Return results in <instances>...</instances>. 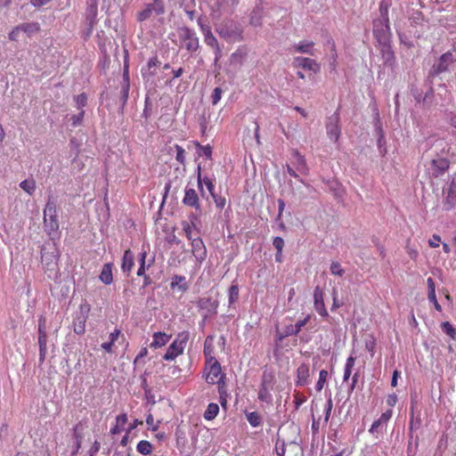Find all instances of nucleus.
Listing matches in <instances>:
<instances>
[{
	"label": "nucleus",
	"mask_w": 456,
	"mask_h": 456,
	"mask_svg": "<svg viewBox=\"0 0 456 456\" xmlns=\"http://www.w3.org/2000/svg\"><path fill=\"white\" fill-rule=\"evenodd\" d=\"M406 249L407 254L411 259L415 260L419 256V251L417 249L410 248L409 245H407Z\"/></svg>",
	"instance_id": "obj_62"
},
{
	"label": "nucleus",
	"mask_w": 456,
	"mask_h": 456,
	"mask_svg": "<svg viewBox=\"0 0 456 456\" xmlns=\"http://www.w3.org/2000/svg\"><path fill=\"white\" fill-rule=\"evenodd\" d=\"M441 327L443 329L444 333L447 334L451 339L455 340L456 329L452 326V324L449 321L443 322L441 324Z\"/></svg>",
	"instance_id": "obj_33"
},
{
	"label": "nucleus",
	"mask_w": 456,
	"mask_h": 456,
	"mask_svg": "<svg viewBox=\"0 0 456 456\" xmlns=\"http://www.w3.org/2000/svg\"><path fill=\"white\" fill-rule=\"evenodd\" d=\"M211 196L216 203V208H224V207L225 206V203H226L225 198L217 195L215 191H213V194H211Z\"/></svg>",
	"instance_id": "obj_46"
},
{
	"label": "nucleus",
	"mask_w": 456,
	"mask_h": 456,
	"mask_svg": "<svg viewBox=\"0 0 456 456\" xmlns=\"http://www.w3.org/2000/svg\"><path fill=\"white\" fill-rule=\"evenodd\" d=\"M127 422V415L126 413L120 414L116 418V424L123 427Z\"/></svg>",
	"instance_id": "obj_59"
},
{
	"label": "nucleus",
	"mask_w": 456,
	"mask_h": 456,
	"mask_svg": "<svg viewBox=\"0 0 456 456\" xmlns=\"http://www.w3.org/2000/svg\"><path fill=\"white\" fill-rule=\"evenodd\" d=\"M445 194L446 195L444 200V209L449 211L456 206V185L453 182L450 183Z\"/></svg>",
	"instance_id": "obj_12"
},
{
	"label": "nucleus",
	"mask_w": 456,
	"mask_h": 456,
	"mask_svg": "<svg viewBox=\"0 0 456 456\" xmlns=\"http://www.w3.org/2000/svg\"><path fill=\"white\" fill-rule=\"evenodd\" d=\"M239 295V288L237 286L230 287V303L232 304L234 298H237Z\"/></svg>",
	"instance_id": "obj_58"
},
{
	"label": "nucleus",
	"mask_w": 456,
	"mask_h": 456,
	"mask_svg": "<svg viewBox=\"0 0 456 456\" xmlns=\"http://www.w3.org/2000/svg\"><path fill=\"white\" fill-rule=\"evenodd\" d=\"M134 266V254L130 249L125 251L123 258L121 269L123 273H129Z\"/></svg>",
	"instance_id": "obj_21"
},
{
	"label": "nucleus",
	"mask_w": 456,
	"mask_h": 456,
	"mask_svg": "<svg viewBox=\"0 0 456 456\" xmlns=\"http://www.w3.org/2000/svg\"><path fill=\"white\" fill-rule=\"evenodd\" d=\"M356 358L354 355H350L346 359V366L347 370H351L354 369V363H355Z\"/></svg>",
	"instance_id": "obj_57"
},
{
	"label": "nucleus",
	"mask_w": 456,
	"mask_h": 456,
	"mask_svg": "<svg viewBox=\"0 0 456 456\" xmlns=\"http://www.w3.org/2000/svg\"><path fill=\"white\" fill-rule=\"evenodd\" d=\"M219 411V406L216 403H211L208 404L207 410L204 412L205 419L211 420L215 419Z\"/></svg>",
	"instance_id": "obj_29"
},
{
	"label": "nucleus",
	"mask_w": 456,
	"mask_h": 456,
	"mask_svg": "<svg viewBox=\"0 0 456 456\" xmlns=\"http://www.w3.org/2000/svg\"><path fill=\"white\" fill-rule=\"evenodd\" d=\"M191 252L197 260L202 261L207 256V250L202 240L195 237L191 240Z\"/></svg>",
	"instance_id": "obj_13"
},
{
	"label": "nucleus",
	"mask_w": 456,
	"mask_h": 456,
	"mask_svg": "<svg viewBox=\"0 0 456 456\" xmlns=\"http://www.w3.org/2000/svg\"><path fill=\"white\" fill-rule=\"evenodd\" d=\"M114 265L112 263H107L102 266L101 273L99 275L100 281L105 285H110L113 281V270Z\"/></svg>",
	"instance_id": "obj_17"
},
{
	"label": "nucleus",
	"mask_w": 456,
	"mask_h": 456,
	"mask_svg": "<svg viewBox=\"0 0 456 456\" xmlns=\"http://www.w3.org/2000/svg\"><path fill=\"white\" fill-rule=\"evenodd\" d=\"M100 443L98 441H95L89 451L90 456H94L95 453H97L100 450Z\"/></svg>",
	"instance_id": "obj_63"
},
{
	"label": "nucleus",
	"mask_w": 456,
	"mask_h": 456,
	"mask_svg": "<svg viewBox=\"0 0 456 456\" xmlns=\"http://www.w3.org/2000/svg\"><path fill=\"white\" fill-rule=\"evenodd\" d=\"M294 398H295V403H296L297 407H299V405H301L302 403L306 402L305 395L300 394V392H298V391L295 392Z\"/></svg>",
	"instance_id": "obj_53"
},
{
	"label": "nucleus",
	"mask_w": 456,
	"mask_h": 456,
	"mask_svg": "<svg viewBox=\"0 0 456 456\" xmlns=\"http://www.w3.org/2000/svg\"><path fill=\"white\" fill-rule=\"evenodd\" d=\"M293 65L295 67H299L300 69L312 70L314 72H318L320 70L319 63L316 62L314 59L309 57H295L293 59Z\"/></svg>",
	"instance_id": "obj_7"
},
{
	"label": "nucleus",
	"mask_w": 456,
	"mask_h": 456,
	"mask_svg": "<svg viewBox=\"0 0 456 456\" xmlns=\"http://www.w3.org/2000/svg\"><path fill=\"white\" fill-rule=\"evenodd\" d=\"M84 117H85V110H80L78 114L71 116V118H70L71 126L73 127H77V126L82 125Z\"/></svg>",
	"instance_id": "obj_42"
},
{
	"label": "nucleus",
	"mask_w": 456,
	"mask_h": 456,
	"mask_svg": "<svg viewBox=\"0 0 456 456\" xmlns=\"http://www.w3.org/2000/svg\"><path fill=\"white\" fill-rule=\"evenodd\" d=\"M248 55V49L245 47L239 48L238 51L232 54V62L241 63Z\"/></svg>",
	"instance_id": "obj_30"
},
{
	"label": "nucleus",
	"mask_w": 456,
	"mask_h": 456,
	"mask_svg": "<svg viewBox=\"0 0 456 456\" xmlns=\"http://www.w3.org/2000/svg\"><path fill=\"white\" fill-rule=\"evenodd\" d=\"M164 13V0H152V2L145 4L142 11L137 13V20L139 22H142L149 20L152 16H159Z\"/></svg>",
	"instance_id": "obj_3"
},
{
	"label": "nucleus",
	"mask_w": 456,
	"mask_h": 456,
	"mask_svg": "<svg viewBox=\"0 0 456 456\" xmlns=\"http://www.w3.org/2000/svg\"><path fill=\"white\" fill-rule=\"evenodd\" d=\"M328 43L330 47L331 58L333 59V62L335 63L336 60L338 58L337 50H336V43L332 39L329 40Z\"/></svg>",
	"instance_id": "obj_56"
},
{
	"label": "nucleus",
	"mask_w": 456,
	"mask_h": 456,
	"mask_svg": "<svg viewBox=\"0 0 456 456\" xmlns=\"http://www.w3.org/2000/svg\"><path fill=\"white\" fill-rule=\"evenodd\" d=\"M74 101L77 110H84L83 108L87 104V95L85 93L74 96Z\"/></svg>",
	"instance_id": "obj_36"
},
{
	"label": "nucleus",
	"mask_w": 456,
	"mask_h": 456,
	"mask_svg": "<svg viewBox=\"0 0 456 456\" xmlns=\"http://www.w3.org/2000/svg\"><path fill=\"white\" fill-rule=\"evenodd\" d=\"M174 149L176 151V155H175L176 161L184 166L185 165V151H184V149L178 144H175Z\"/></svg>",
	"instance_id": "obj_40"
},
{
	"label": "nucleus",
	"mask_w": 456,
	"mask_h": 456,
	"mask_svg": "<svg viewBox=\"0 0 456 456\" xmlns=\"http://www.w3.org/2000/svg\"><path fill=\"white\" fill-rule=\"evenodd\" d=\"M183 202L184 205L192 207V208H199V197L194 189L191 188H186L184 191V197L183 200Z\"/></svg>",
	"instance_id": "obj_16"
},
{
	"label": "nucleus",
	"mask_w": 456,
	"mask_h": 456,
	"mask_svg": "<svg viewBox=\"0 0 456 456\" xmlns=\"http://www.w3.org/2000/svg\"><path fill=\"white\" fill-rule=\"evenodd\" d=\"M183 37L185 43V47L188 51L195 52L198 49L199 39L191 29L185 28L183 29Z\"/></svg>",
	"instance_id": "obj_14"
},
{
	"label": "nucleus",
	"mask_w": 456,
	"mask_h": 456,
	"mask_svg": "<svg viewBox=\"0 0 456 456\" xmlns=\"http://www.w3.org/2000/svg\"><path fill=\"white\" fill-rule=\"evenodd\" d=\"M428 298L429 301L432 302V304L434 305L435 308L438 311V312H441L442 311V306L440 304H438V301H437V298H436V293L433 294V297H431V296H428Z\"/></svg>",
	"instance_id": "obj_60"
},
{
	"label": "nucleus",
	"mask_w": 456,
	"mask_h": 456,
	"mask_svg": "<svg viewBox=\"0 0 456 456\" xmlns=\"http://www.w3.org/2000/svg\"><path fill=\"white\" fill-rule=\"evenodd\" d=\"M452 61V54L451 52H446L444 53L438 60L437 65L436 67V71L437 73H443L448 70L449 63Z\"/></svg>",
	"instance_id": "obj_18"
},
{
	"label": "nucleus",
	"mask_w": 456,
	"mask_h": 456,
	"mask_svg": "<svg viewBox=\"0 0 456 456\" xmlns=\"http://www.w3.org/2000/svg\"><path fill=\"white\" fill-rule=\"evenodd\" d=\"M450 167V162L445 159H436L431 160L428 171L431 175L438 177L444 175Z\"/></svg>",
	"instance_id": "obj_5"
},
{
	"label": "nucleus",
	"mask_w": 456,
	"mask_h": 456,
	"mask_svg": "<svg viewBox=\"0 0 456 456\" xmlns=\"http://www.w3.org/2000/svg\"><path fill=\"white\" fill-rule=\"evenodd\" d=\"M205 35V42L207 45L215 47V63L216 64L219 58L221 57V50L218 46L216 38L208 30Z\"/></svg>",
	"instance_id": "obj_22"
},
{
	"label": "nucleus",
	"mask_w": 456,
	"mask_h": 456,
	"mask_svg": "<svg viewBox=\"0 0 456 456\" xmlns=\"http://www.w3.org/2000/svg\"><path fill=\"white\" fill-rule=\"evenodd\" d=\"M153 340L151 343V347L159 348L164 346L170 339L171 336L165 332H155L153 334Z\"/></svg>",
	"instance_id": "obj_19"
},
{
	"label": "nucleus",
	"mask_w": 456,
	"mask_h": 456,
	"mask_svg": "<svg viewBox=\"0 0 456 456\" xmlns=\"http://www.w3.org/2000/svg\"><path fill=\"white\" fill-rule=\"evenodd\" d=\"M159 63V61H158V58L157 57H153V58H151L147 63V68H148V71L150 73V75H154L155 74V71L151 70L152 69H154L158 64Z\"/></svg>",
	"instance_id": "obj_51"
},
{
	"label": "nucleus",
	"mask_w": 456,
	"mask_h": 456,
	"mask_svg": "<svg viewBox=\"0 0 456 456\" xmlns=\"http://www.w3.org/2000/svg\"><path fill=\"white\" fill-rule=\"evenodd\" d=\"M120 335V330L118 329H115L110 334V341L114 343L118 340V337Z\"/></svg>",
	"instance_id": "obj_64"
},
{
	"label": "nucleus",
	"mask_w": 456,
	"mask_h": 456,
	"mask_svg": "<svg viewBox=\"0 0 456 456\" xmlns=\"http://www.w3.org/2000/svg\"><path fill=\"white\" fill-rule=\"evenodd\" d=\"M44 227L45 232L52 235L59 230V220L57 216V198L53 195L48 197L44 208Z\"/></svg>",
	"instance_id": "obj_2"
},
{
	"label": "nucleus",
	"mask_w": 456,
	"mask_h": 456,
	"mask_svg": "<svg viewBox=\"0 0 456 456\" xmlns=\"http://www.w3.org/2000/svg\"><path fill=\"white\" fill-rule=\"evenodd\" d=\"M146 252H141L139 255V262H140V267L137 270V275L138 276H144L145 274V258H146Z\"/></svg>",
	"instance_id": "obj_43"
},
{
	"label": "nucleus",
	"mask_w": 456,
	"mask_h": 456,
	"mask_svg": "<svg viewBox=\"0 0 456 456\" xmlns=\"http://www.w3.org/2000/svg\"><path fill=\"white\" fill-rule=\"evenodd\" d=\"M263 15L262 7L254 8L249 15V23L254 26H261L263 24Z\"/></svg>",
	"instance_id": "obj_26"
},
{
	"label": "nucleus",
	"mask_w": 456,
	"mask_h": 456,
	"mask_svg": "<svg viewBox=\"0 0 456 456\" xmlns=\"http://www.w3.org/2000/svg\"><path fill=\"white\" fill-rule=\"evenodd\" d=\"M129 90L130 83H121L120 101L122 102V105H125L127 102L129 96Z\"/></svg>",
	"instance_id": "obj_38"
},
{
	"label": "nucleus",
	"mask_w": 456,
	"mask_h": 456,
	"mask_svg": "<svg viewBox=\"0 0 456 456\" xmlns=\"http://www.w3.org/2000/svg\"><path fill=\"white\" fill-rule=\"evenodd\" d=\"M205 379L208 384H217L220 394V403L226 410V388H225V373L222 371L220 363L215 357L207 356L205 369Z\"/></svg>",
	"instance_id": "obj_1"
},
{
	"label": "nucleus",
	"mask_w": 456,
	"mask_h": 456,
	"mask_svg": "<svg viewBox=\"0 0 456 456\" xmlns=\"http://www.w3.org/2000/svg\"><path fill=\"white\" fill-rule=\"evenodd\" d=\"M311 320V314H307L303 320H298L294 327H291L289 331L287 332V335L298 334L303 327H305V323H307Z\"/></svg>",
	"instance_id": "obj_28"
},
{
	"label": "nucleus",
	"mask_w": 456,
	"mask_h": 456,
	"mask_svg": "<svg viewBox=\"0 0 456 456\" xmlns=\"http://www.w3.org/2000/svg\"><path fill=\"white\" fill-rule=\"evenodd\" d=\"M441 237L437 234H434L432 238L428 241V245L431 247V248H436V247L439 246V243L441 242Z\"/></svg>",
	"instance_id": "obj_55"
},
{
	"label": "nucleus",
	"mask_w": 456,
	"mask_h": 456,
	"mask_svg": "<svg viewBox=\"0 0 456 456\" xmlns=\"http://www.w3.org/2000/svg\"><path fill=\"white\" fill-rule=\"evenodd\" d=\"M333 403L331 401V398H329L328 403L325 405V417H324V422L328 423L330 421V413L332 411Z\"/></svg>",
	"instance_id": "obj_49"
},
{
	"label": "nucleus",
	"mask_w": 456,
	"mask_h": 456,
	"mask_svg": "<svg viewBox=\"0 0 456 456\" xmlns=\"http://www.w3.org/2000/svg\"><path fill=\"white\" fill-rule=\"evenodd\" d=\"M20 28H21V31L24 32L28 37H31L40 31V24L34 21L21 23L20 24Z\"/></svg>",
	"instance_id": "obj_24"
},
{
	"label": "nucleus",
	"mask_w": 456,
	"mask_h": 456,
	"mask_svg": "<svg viewBox=\"0 0 456 456\" xmlns=\"http://www.w3.org/2000/svg\"><path fill=\"white\" fill-rule=\"evenodd\" d=\"M38 346H39V364L41 365L45 359L47 352V335L44 330L42 324L38 327Z\"/></svg>",
	"instance_id": "obj_11"
},
{
	"label": "nucleus",
	"mask_w": 456,
	"mask_h": 456,
	"mask_svg": "<svg viewBox=\"0 0 456 456\" xmlns=\"http://www.w3.org/2000/svg\"><path fill=\"white\" fill-rule=\"evenodd\" d=\"M297 386H305L309 383L310 378V366L308 363L303 362L300 363L296 371Z\"/></svg>",
	"instance_id": "obj_10"
},
{
	"label": "nucleus",
	"mask_w": 456,
	"mask_h": 456,
	"mask_svg": "<svg viewBox=\"0 0 456 456\" xmlns=\"http://www.w3.org/2000/svg\"><path fill=\"white\" fill-rule=\"evenodd\" d=\"M329 377V372L327 370H321L320 372H319V377H318V380L316 382V390L318 392L322 391L326 381H327V379Z\"/></svg>",
	"instance_id": "obj_35"
},
{
	"label": "nucleus",
	"mask_w": 456,
	"mask_h": 456,
	"mask_svg": "<svg viewBox=\"0 0 456 456\" xmlns=\"http://www.w3.org/2000/svg\"><path fill=\"white\" fill-rule=\"evenodd\" d=\"M291 163L298 173L302 175H307L309 173V168L306 165L305 158L304 155L299 153L298 150H292Z\"/></svg>",
	"instance_id": "obj_6"
},
{
	"label": "nucleus",
	"mask_w": 456,
	"mask_h": 456,
	"mask_svg": "<svg viewBox=\"0 0 456 456\" xmlns=\"http://www.w3.org/2000/svg\"><path fill=\"white\" fill-rule=\"evenodd\" d=\"M386 423L385 421H383L382 419V416H380L376 421H374L371 425H370V433H375V432H379V427H382L384 426Z\"/></svg>",
	"instance_id": "obj_48"
},
{
	"label": "nucleus",
	"mask_w": 456,
	"mask_h": 456,
	"mask_svg": "<svg viewBox=\"0 0 456 456\" xmlns=\"http://www.w3.org/2000/svg\"><path fill=\"white\" fill-rule=\"evenodd\" d=\"M197 154L199 157H204L207 159H210L212 156V148L209 145H200L199 142L196 143Z\"/></svg>",
	"instance_id": "obj_34"
},
{
	"label": "nucleus",
	"mask_w": 456,
	"mask_h": 456,
	"mask_svg": "<svg viewBox=\"0 0 456 456\" xmlns=\"http://www.w3.org/2000/svg\"><path fill=\"white\" fill-rule=\"evenodd\" d=\"M189 334L187 332L179 333L176 338L168 346L166 354L163 356V359L166 361H173L178 355L182 354L186 346Z\"/></svg>",
	"instance_id": "obj_4"
},
{
	"label": "nucleus",
	"mask_w": 456,
	"mask_h": 456,
	"mask_svg": "<svg viewBox=\"0 0 456 456\" xmlns=\"http://www.w3.org/2000/svg\"><path fill=\"white\" fill-rule=\"evenodd\" d=\"M273 243L276 251H282L285 243L281 237H274Z\"/></svg>",
	"instance_id": "obj_52"
},
{
	"label": "nucleus",
	"mask_w": 456,
	"mask_h": 456,
	"mask_svg": "<svg viewBox=\"0 0 456 456\" xmlns=\"http://www.w3.org/2000/svg\"><path fill=\"white\" fill-rule=\"evenodd\" d=\"M88 310L89 309H87L86 312H84L81 309V311L77 314L73 321L74 332L77 335H82L86 331V322L87 320Z\"/></svg>",
	"instance_id": "obj_15"
},
{
	"label": "nucleus",
	"mask_w": 456,
	"mask_h": 456,
	"mask_svg": "<svg viewBox=\"0 0 456 456\" xmlns=\"http://www.w3.org/2000/svg\"><path fill=\"white\" fill-rule=\"evenodd\" d=\"M427 285H428V295H430L432 297L433 294L436 293L435 281L432 278H428Z\"/></svg>",
	"instance_id": "obj_54"
},
{
	"label": "nucleus",
	"mask_w": 456,
	"mask_h": 456,
	"mask_svg": "<svg viewBox=\"0 0 456 456\" xmlns=\"http://www.w3.org/2000/svg\"><path fill=\"white\" fill-rule=\"evenodd\" d=\"M22 32L21 28H20V25L16 26L12 28V30L9 33V39L11 41H18L20 33Z\"/></svg>",
	"instance_id": "obj_50"
},
{
	"label": "nucleus",
	"mask_w": 456,
	"mask_h": 456,
	"mask_svg": "<svg viewBox=\"0 0 456 456\" xmlns=\"http://www.w3.org/2000/svg\"><path fill=\"white\" fill-rule=\"evenodd\" d=\"M198 183L200 187L205 184L209 193L213 194V191H215V185L209 177L201 176V164L198 165Z\"/></svg>",
	"instance_id": "obj_25"
},
{
	"label": "nucleus",
	"mask_w": 456,
	"mask_h": 456,
	"mask_svg": "<svg viewBox=\"0 0 456 456\" xmlns=\"http://www.w3.org/2000/svg\"><path fill=\"white\" fill-rule=\"evenodd\" d=\"M247 419L253 427H257L261 424L262 419L257 411H250L247 414Z\"/></svg>",
	"instance_id": "obj_37"
},
{
	"label": "nucleus",
	"mask_w": 456,
	"mask_h": 456,
	"mask_svg": "<svg viewBox=\"0 0 456 456\" xmlns=\"http://www.w3.org/2000/svg\"><path fill=\"white\" fill-rule=\"evenodd\" d=\"M271 380H272V377H270V379H268L266 375L263 376L262 388H261V390L259 392V395H258V397L261 400H265V395L268 393V383L271 382Z\"/></svg>",
	"instance_id": "obj_41"
},
{
	"label": "nucleus",
	"mask_w": 456,
	"mask_h": 456,
	"mask_svg": "<svg viewBox=\"0 0 456 456\" xmlns=\"http://www.w3.org/2000/svg\"><path fill=\"white\" fill-rule=\"evenodd\" d=\"M52 0H30V4L37 8L44 6L50 3Z\"/></svg>",
	"instance_id": "obj_61"
},
{
	"label": "nucleus",
	"mask_w": 456,
	"mask_h": 456,
	"mask_svg": "<svg viewBox=\"0 0 456 456\" xmlns=\"http://www.w3.org/2000/svg\"><path fill=\"white\" fill-rule=\"evenodd\" d=\"M330 272L332 274L338 275L339 277H342L345 273L343 267L339 263L337 262H334L330 265Z\"/></svg>",
	"instance_id": "obj_45"
},
{
	"label": "nucleus",
	"mask_w": 456,
	"mask_h": 456,
	"mask_svg": "<svg viewBox=\"0 0 456 456\" xmlns=\"http://www.w3.org/2000/svg\"><path fill=\"white\" fill-rule=\"evenodd\" d=\"M183 230L187 239L190 240L191 241L195 237H199V232L195 229L194 226L191 225L187 222L183 223Z\"/></svg>",
	"instance_id": "obj_31"
},
{
	"label": "nucleus",
	"mask_w": 456,
	"mask_h": 456,
	"mask_svg": "<svg viewBox=\"0 0 456 456\" xmlns=\"http://www.w3.org/2000/svg\"><path fill=\"white\" fill-rule=\"evenodd\" d=\"M338 122L339 118L333 116L329 118V122L326 126L329 139L334 142H338L341 135V127Z\"/></svg>",
	"instance_id": "obj_8"
},
{
	"label": "nucleus",
	"mask_w": 456,
	"mask_h": 456,
	"mask_svg": "<svg viewBox=\"0 0 456 456\" xmlns=\"http://www.w3.org/2000/svg\"><path fill=\"white\" fill-rule=\"evenodd\" d=\"M314 307L319 314L328 316L329 313L325 307L323 300V290L321 287L317 286L314 291Z\"/></svg>",
	"instance_id": "obj_9"
},
{
	"label": "nucleus",
	"mask_w": 456,
	"mask_h": 456,
	"mask_svg": "<svg viewBox=\"0 0 456 456\" xmlns=\"http://www.w3.org/2000/svg\"><path fill=\"white\" fill-rule=\"evenodd\" d=\"M382 55L386 59V63L392 64L395 61V53L390 46H383Z\"/></svg>",
	"instance_id": "obj_39"
},
{
	"label": "nucleus",
	"mask_w": 456,
	"mask_h": 456,
	"mask_svg": "<svg viewBox=\"0 0 456 456\" xmlns=\"http://www.w3.org/2000/svg\"><path fill=\"white\" fill-rule=\"evenodd\" d=\"M152 444L147 440L140 441L136 445V450L142 455H150L152 452Z\"/></svg>",
	"instance_id": "obj_27"
},
{
	"label": "nucleus",
	"mask_w": 456,
	"mask_h": 456,
	"mask_svg": "<svg viewBox=\"0 0 456 456\" xmlns=\"http://www.w3.org/2000/svg\"><path fill=\"white\" fill-rule=\"evenodd\" d=\"M223 93L224 91L221 87H216L214 89L213 94L211 95V101L213 105H216L220 102Z\"/></svg>",
	"instance_id": "obj_44"
},
{
	"label": "nucleus",
	"mask_w": 456,
	"mask_h": 456,
	"mask_svg": "<svg viewBox=\"0 0 456 456\" xmlns=\"http://www.w3.org/2000/svg\"><path fill=\"white\" fill-rule=\"evenodd\" d=\"M314 42L313 41H300L294 45L295 51L304 53L305 54L314 55Z\"/></svg>",
	"instance_id": "obj_23"
},
{
	"label": "nucleus",
	"mask_w": 456,
	"mask_h": 456,
	"mask_svg": "<svg viewBox=\"0 0 456 456\" xmlns=\"http://www.w3.org/2000/svg\"><path fill=\"white\" fill-rule=\"evenodd\" d=\"M20 187L29 195H32L36 191V182L34 179H26L20 183Z\"/></svg>",
	"instance_id": "obj_32"
},
{
	"label": "nucleus",
	"mask_w": 456,
	"mask_h": 456,
	"mask_svg": "<svg viewBox=\"0 0 456 456\" xmlns=\"http://www.w3.org/2000/svg\"><path fill=\"white\" fill-rule=\"evenodd\" d=\"M186 3L184 4V12L186 13V15L188 16V18L190 19V20H194V17H195V12L191 9L192 7L195 6L192 5L190 2V0H185Z\"/></svg>",
	"instance_id": "obj_47"
},
{
	"label": "nucleus",
	"mask_w": 456,
	"mask_h": 456,
	"mask_svg": "<svg viewBox=\"0 0 456 456\" xmlns=\"http://www.w3.org/2000/svg\"><path fill=\"white\" fill-rule=\"evenodd\" d=\"M170 287L173 290L179 292H184L188 289V285L184 276L175 275L170 283Z\"/></svg>",
	"instance_id": "obj_20"
}]
</instances>
